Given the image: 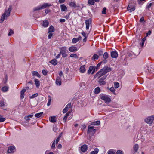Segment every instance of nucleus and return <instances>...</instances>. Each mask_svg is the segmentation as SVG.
Wrapping results in <instances>:
<instances>
[{"label":"nucleus","mask_w":154,"mask_h":154,"mask_svg":"<svg viewBox=\"0 0 154 154\" xmlns=\"http://www.w3.org/2000/svg\"><path fill=\"white\" fill-rule=\"evenodd\" d=\"M109 90L113 92L114 94H115V89L113 87H112Z\"/></svg>","instance_id":"52"},{"label":"nucleus","mask_w":154,"mask_h":154,"mask_svg":"<svg viewBox=\"0 0 154 154\" xmlns=\"http://www.w3.org/2000/svg\"><path fill=\"white\" fill-rule=\"evenodd\" d=\"M69 50L71 52H74L76 51L78 49L76 47L72 46L69 48Z\"/></svg>","instance_id":"11"},{"label":"nucleus","mask_w":154,"mask_h":154,"mask_svg":"<svg viewBox=\"0 0 154 154\" xmlns=\"http://www.w3.org/2000/svg\"><path fill=\"white\" fill-rule=\"evenodd\" d=\"M26 91V89L23 88L20 92V98L23 99L24 97V93Z\"/></svg>","instance_id":"16"},{"label":"nucleus","mask_w":154,"mask_h":154,"mask_svg":"<svg viewBox=\"0 0 154 154\" xmlns=\"http://www.w3.org/2000/svg\"><path fill=\"white\" fill-rule=\"evenodd\" d=\"M103 52L102 51H98V53L100 55H103Z\"/></svg>","instance_id":"57"},{"label":"nucleus","mask_w":154,"mask_h":154,"mask_svg":"<svg viewBox=\"0 0 154 154\" xmlns=\"http://www.w3.org/2000/svg\"><path fill=\"white\" fill-rule=\"evenodd\" d=\"M111 56L112 58H116L118 56V54L116 51H112L111 53Z\"/></svg>","instance_id":"12"},{"label":"nucleus","mask_w":154,"mask_h":154,"mask_svg":"<svg viewBox=\"0 0 154 154\" xmlns=\"http://www.w3.org/2000/svg\"><path fill=\"white\" fill-rule=\"evenodd\" d=\"M4 102L3 101H0V106L2 107L4 106Z\"/></svg>","instance_id":"50"},{"label":"nucleus","mask_w":154,"mask_h":154,"mask_svg":"<svg viewBox=\"0 0 154 154\" xmlns=\"http://www.w3.org/2000/svg\"><path fill=\"white\" fill-rule=\"evenodd\" d=\"M111 70V69L110 67H108L107 66H105L96 74L94 76V78L97 77L99 78L110 72Z\"/></svg>","instance_id":"1"},{"label":"nucleus","mask_w":154,"mask_h":154,"mask_svg":"<svg viewBox=\"0 0 154 154\" xmlns=\"http://www.w3.org/2000/svg\"><path fill=\"white\" fill-rule=\"evenodd\" d=\"M60 21L61 23H63L65 21V20L64 19H60Z\"/></svg>","instance_id":"63"},{"label":"nucleus","mask_w":154,"mask_h":154,"mask_svg":"<svg viewBox=\"0 0 154 154\" xmlns=\"http://www.w3.org/2000/svg\"><path fill=\"white\" fill-rule=\"evenodd\" d=\"M43 114V112H42L40 113L36 114L35 116L37 118H38L41 117L42 115Z\"/></svg>","instance_id":"30"},{"label":"nucleus","mask_w":154,"mask_h":154,"mask_svg":"<svg viewBox=\"0 0 154 154\" xmlns=\"http://www.w3.org/2000/svg\"><path fill=\"white\" fill-rule=\"evenodd\" d=\"M102 63V62H100L97 64L96 66V70H98L99 67L100 66Z\"/></svg>","instance_id":"47"},{"label":"nucleus","mask_w":154,"mask_h":154,"mask_svg":"<svg viewBox=\"0 0 154 154\" xmlns=\"http://www.w3.org/2000/svg\"><path fill=\"white\" fill-rule=\"evenodd\" d=\"M42 73L44 75H46L47 74V72L45 70H43L42 71Z\"/></svg>","instance_id":"54"},{"label":"nucleus","mask_w":154,"mask_h":154,"mask_svg":"<svg viewBox=\"0 0 154 154\" xmlns=\"http://www.w3.org/2000/svg\"><path fill=\"white\" fill-rule=\"evenodd\" d=\"M33 115L32 114H31L29 115H28L26 116H25L24 117V119H25L27 121H29L30 120V119L29 118L30 117L32 118L33 117Z\"/></svg>","instance_id":"28"},{"label":"nucleus","mask_w":154,"mask_h":154,"mask_svg":"<svg viewBox=\"0 0 154 154\" xmlns=\"http://www.w3.org/2000/svg\"><path fill=\"white\" fill-rule=\"evenodd\" d=\"M51 97L50 96L48 97V102L47 103V105L48 106H49L51 104Z\"/></svg>","instance_id":"35"},{"label":"nucleus","mask_w":154,"mask_h":154,"mask_svg":"<svg viewBox=\"0 0 154 154\" xmlns=\"http://www.w3.org/2000/svg\"><path fill=\"white\" fill-rule=\"evenodd\" d=\"M50 63L54 65H55L57 64V62L56 59H53L50 61Z\"/></svg>","instance_id":"23"},{"label":"nucleus","mask_w":154,"mask_h":154,"mask_svg":"<svg viewBox=\"0 0 154 154\" xmlns=\"http://www.w3.org/2000/svg\"><path fill=\"white\" fill-rule=\"evenodd\" d=\"M79 40L77 38H74L72 41V42L73 43H75L78 42Z\"/></svg>","instance_id":"41"},{"label":"nucleus","mask_w":154,"mask_h":154,"mask_svg":"<svg viewBox=\"0 0 154 154\" xmlns=\"http://www.w3.org/2000/svg\"><path fill=\"white\" fill-rule=\"evenodd\" d=\"M42 9L41 6H38L34 8L33 9V11H35Z\"/></svg>","instance_id":"36"},{"label":"nucleus","mask_w":154,"mask_h":154,"mask_svg":"<svg viewBox=\"0 0 154 154\" xmlns=\"http://www.w3.org/2000/svg\"><path fill=\"white\" fill-rule=\"evenodd\" d=\"M15 147L14 146H11L9 147L8 152V153H13L15 150Z\"/></svg>","instance_id":"14"},{"label":"nucleus","mask_w":154,"mask_h":154,"mask_svg":"<svg viewBox=\"0 0 154 154\" xmlns=\"http://www.w3.org/2000/svg\"><path fill=\"white\" fill-rule=\"evenodd\" d=\"M108 154H115V153L112 149L109 150L108 151Z\"/></svg>","instance_id":"49"},{"label":"nucleus","mask_w":154,"mask_h":154,"mask_svg":"<svg viewBox=\"0 0 154 154\" xmlns=\"http://www.w3.org/2000/svg\"><path fill=\"white\" fill-rule=\"evenodd\" d=\"M107 75H105L103 77L100 78L98 81L100 85H104L106 84V82L103 81L106 77Z\"/></svg>","instance_id":"8"},{"label":"nucleus","mask_w":154,"mask_h":154,"mask_svg":"<svg viewBox=\"0 0 154 154\" xmlns=\"http://www.w3.org/2000/svg\"><path fill=\"white\" fill-rule=\"evenodd\" d=\"M60 54L62 55V57H66L68 56L66 54V47H63L60 48Z\"/></svg>","instance_id":"4"},{"label":"nucleus","mask_w":154,"mask_h":154,"mask_svg":"<svg viewBox=\"0 0 154 154\" xmlns=\"http://www.w3.org/2000/svg\"><path fill=\"white\" fill-rule=\"evenodd\" d=\"M152 5V3H151L149 4L147 6H146V8H147L148 10L149 9V8H150Z\"/></svg>","instance_id":"59"},{"label":"nucleus","mask_w":154,"mask_h":154,"mask_svg":"<svg viewBox=\"0 0 154 154\" xmlns=\"http://www.w3.org/2000/svg\"><path fill=\"white\" fill-rule=\"evenodd\" d=\"M116 154H122V152L120 150H118Z\"/></svg>","instance_id":"58"},{"label":"nucleus","mask_w":154,"mask_h":154,"mask_svg":"<svg viewBox=\"0 0 154 154\" xmlns=\"http://www.w3.org/2000/svg\"><path fill=\"white\" fill-rule=\"evenodd\" d=\"M100 89L99 87H97L95 89V93L96 94H97L99 93L100 92Z\"/></svg>","instance_id":"34"},{"label":"nucleus","mask_w":154,"mask_h":154,"mask_svg":"<svg viewBox=\"0 0 154 154\" xmlns=\"http://www.w3.org/2000/svg\"><path fill=\"white\" fill-rule=\"evenodd\" d=\"M34 81L36 87L38 88L40 85V82L39 80L37 79H35Z\"/></svg>","instance_id":"21"},{"label":"nucleus","mask_w":154,"mask_h":154,"mask_svg":"<svg viewBox=\"0 0 154 154\" xmlns=\"http://www.w3.org/2000/svg\"><path fill=\"white\" fill-rule=\"evenodd\" d=\"M51 6V5L48 3H45L42 6V9H44L47 7H49Z\"/></svg>","instance_id":"18"},{"label":"nucleus","mask_w":154,"mask_h":154,"mask_svg":"<svg viewBox=\"0 0 154 154\" xmlns=\"http://www.w3.org/2000/svg\"><path fill=\"white\" fill-rule=\"evenodd\" d=\"M101 99L103 100L106 103H109L110 102L111 100L108 96L105 95H103L101 97Z\"/></svg>","instance_id":"6"},{"label":"nucleus","mask_w":154,"mask_h":154,"mask_svg":"<svg viewBox=\"0 0 154 154\" xmlns=\"http://www.w3.org/2000/svg\"><path fill=\"white\" fill-rule=\"evenodd\" d=\"M49 24V23L47 21H45L43 22V26L44 27H47Z\"/></svg>","instance_id":"29"},{"label":"nucleus","mask_w":154,"mask_h":154,"mask_svg":"<svg viewBox=\"0 0 154 154\" xmlns=\"http://www.w3.org/2000/svg\"><path fill=\"white\" fill-rule=\"evenodd\" d=\"M8 87L5 86L2 88V91L4 92H6L8 91Z\"/></svg>","instance_id":"38"},{"label":"nucleus","mask_w":154,"mask_h":154,"mask_svg":"<svg viewBox=\"0 0 154 154\" xmlns=\"http://www.w3.org/2000/svg\"><path fill=\"white\" fill-rule=\"evenodd\" d=\"M29 84H30V86L31 87H32V85H33V82L32 81H30L28 83H26V86H28V85Z\"/></svg>","instance_id":"42"},{"label":"nucleus","mask_w":154,"mask_h":154,"mask_svg":"<svg viewBox=\"0 0 154 154\" xmlns=\"http://www.w3.org/2000/svg\"><path fill=\"white\" fill-rule=\"evenodd\" d=\"M32 74L33 76H36L38 78H40L41 77L40 75L37 71H32Z\"/></svg>","instance_id":"20"},{"label":"nucleus","mask_w":154,"mask_h":154,"mask_svg":"<svg viewBox=\"0 0 154 154\" xmlns=\"http://www.w3.org/2000/svg\"><path fill=\"white\" fill-rule=\"evenodd\" d=\"M14 33V31L12 30L11 29H10V32L8 34V36H11V35L13 34Z\"/></svg>","instance_id":"48"},{"label":"nucleus","mask_w":154,"mask_h":154,"mask_svg":"<svg viewBox=\"0 0 154 154\" xmlns=\"http://www.w3.org/2000/svg\"><path fill=\"white\" fill-rule=\"evenodd\" d=\"M72 107L71 103H69L63 109V113H65L68 109Z\"/></svg>","instance_id":"10"},{"label":"nucleus","mask_w":154,"mask_h":154,"mask_svg":"<svg viewBox=\"0 0 154 154\" xmlns=\"http://www.w3.org/2000/svg\"><path fill=\"white\" fill-rule=\"evenodd\" d=\"M60 139V137H58L57 139L56 140V143H57L59 141Z\"/></svg>","instance_id":"64"},{"label":"nucleus","mask_w":154,"mask_h":154,"mask_svg":"<svg viewBox=\"0 0 154 154\" xmlns=\"http://www.w3.org/2000/svg\"><path fill=\"white\" fill-rule=\"evenodd\" d=\"M99 58V56L96 54H94L92 58V60H97Z\"/></svg>","instance_id":"33"},{"label":"nucleus","mask_w":154,"mask_h":154,"mask_svg":"<svg viewBox=\"0 0 154 154\" xmlns=\"http://www.w3.org/2000/svg\"><path fill=\"white\" fill-rule=\"evenodd\" d=\"M49 33L48 36V38L50 39L53 35V34L51 32H48Z\"/></svg>","instance_id":"53"},{"label":"nucleus","mask_w":154,"mask_h":154,"mask_svg":"<svg viewBox=\"0 0 154 154\" xmlns=\"http://www.w3.org/2000/svg\"><path fill=\"white\" fill-rule=\"evenodd\" d=\"M139 148L138 145L137 144H135L134 146V149L135 152H137Z\"/></svg>","instance_id":"32"},{"label":"nucleus","mask_w":154,"mask_h":154,"mask_svg":"<svg viewBox=\"0 0 154 154\" xmlns=\"http://www.w3.org/2000/svg\"><path fill=\"white\" fill-rule=\"evenodd\" d=\"M60 7L62 11H66L67 10L66 7L64 4L60 5Z\"/></svg>","instance_id":"17"},{"label":"nucleus","mask_w":154,"mask_h":154,"mask_svg":"<svg viewBox=\"0 0 154 154\" xmlns=\"http://www.w3.org/2000/svg\"><path fill=\"white\" fill-rule=\"evenodd\" d=\"M94 128V126H88V130L87 131V133L88 134L90 133V130L93 129Z\"/></svg>","instance_id":"40"},{"label":"nucleus","mask_w":154,"mask_h":154,"mask_svg":"<svg viewBox=\"0 0 154 154\" xmlns=\"http://www.w3.org/2000/svg\"><path fill=\"white\" fill-rule=\"evenodd\" d=\"M55 141H54L53 142V143L52 145V146H51V148L52 149V148H54L55 147Z\"/></svg>","instance_id":"56"},{"label":"nucleus","mask_w":154,"mask_h":154,"mask_svg":"<svg viewBox=\"0 0 154 154\" xmlns=\"http://www.w3.org/2000/svg\"><path fill=\"white\" fill-rule=\"evenodd\" d=\"M56 83L57 85H61V79L60 77L59 76L57 77L56 80Z\"/></svg>","instance_id":"13"},{"label":"nucleus","mask_w":154,"mask_h":154,"mask_svg":"<svg viewBox=\"0 0 154 154\" xmlns=\"http://www.w3.org/2000/svg\"><path fill=\"white\" fill-rule=\"evenodd\" d=\"M95 69L96 67L95 66H90L88 70V73L90 74L92 71V74H93L94 72Z\"/></svg>","instance_id":"9"},{"label":"nucleus","mask_w":154,"mask_h":154,"mask_svg":"<svg viewBox=\"0 0 154 154\" xmlns=\"http://www.w3.org/2000/svg\"><path fill=\"white\" fill-rule=\"evenodd\" d=\"M80 71L82 73H84L85 72L86 69L85 65H82L81 66L80 68Z\"/></svg>","instance_id":"19"},{"label":"nucleus","mask_w":154,"mask_h":154,"mask_svg":"<svg viewBox=\"0 0 154 154\" xmlns=\"http://www.w3.org/2000/svg\"><path fill=\"white\" fill-rule=\"evenodd\" d=\"M92 20L90 18L87 20L85 21L86 24V29H89V26L91 25Z\"/></svg>","instance_id":"7"},{"label":"nucleus","mask_w":154,"mask_h":154,"mask_svg":"<svg viewBox=\"0 0 154 154\" xmlns=\"http://www.w3.org/2000/svg\"><path fill=\"white\" fill-rule=\"evenodd\" d=\"M38 95V93H35L34 94L32 95V96L30 97V98L32 99L37 97Z\"/></svg>","instance_id":"43"},{"label":"nucleus","mask_w":154,"mask_h":154,"mask_svg":"<svg viewBox=\"0 0 154 154\" xmlns=\"http://www.w3.org/2000/svg\"><path fill=\"white\" fill-rule=\"evenodd\" d=\"M119 86V84L117 82H115L114 83V86L115 88H118Z\"/></svg>","instance_id":"46"},{"label":"nucleus","mask_w":154,"mask_h":154,"mask_svg":"<svg viewBox=\"0 0 154 154\" xmlns=\"http://www.w3.org/2000/svg\"><path fill=\"white\" fill-rule=\"evenodd\" d=\"M69 5L71 7L74 8H75L76 7V4L75 2H71L69 4Z\"/></svg>","instance_id":"37"},{"label":"nucleus","mask_w":154,"mask_h":154,"mask_svg":"<svg viewBox=\"0 0 154 154\" xmlns=\"http://www.w3.org/2000/svg\"><path fill=\"white\" fill-rule=\"evenodd\" d=\"M87 146L85 144L82 145L81 147V150L83 152H85L87 149Z\"/></svg>","instance_id":"15"},{"label":"nucleus","mask_w":154,"mask_h":154,"mask_svg":"<svg viewBox=\"0 0 154 154\" xmlns=\"http://www.w3.org/2000/svg\"><path fill=\"white\" fill-rule=\"evenodd\" d=\"M54 31V28L52 25L48 29V32H51Z\"/></svg>","instance_id":"24"},{"label":"nucleus","mask_w":154,"mask_h":154,"mask_svg":"<svg viewBox=\"0 0 154 154\" xmlns=\"http://www.w3.org/2000/svg\"><path fill=\"white\" fill-rule=\"evenodd\" d=\"M99 152V149L98 148H95L94 149V151L91 152V154H97Z\"/></svg>","instance_id":"27"},{"label":"nucleus","mask_w":154,"mask_h":154,"mask_svg":"<svg viewBox=\"0 0 154 154\" xmlns=\"http://www.w3.org/2000/svg\"><path fill=\"white\" fill-rule=\"evenodd\" d=\"M88 3L91 5H93L94 3V0H88Z\"/></svg>","instance_id":"44"},{"label":"nucleus","mask_w":154,"mask_h":154,"mask_svg":"<svg viewBox=\"0 0 154 154\" xmlns=\"http://www.w3.org/2000/svg\"><path fill=\"white\" fill-rule=\"evenodd\" d=\"M100 122L99 121H97L91 122V125H98L100 124Z\"/></svg>","instance_id":"22"},{"label":"nucleus","mask_w":154,"mask_h":154,"mask_svg":"<svg viewBox=\"0 0 154 154\" xmlns=\"http://www.w3.org/2000/svg\"><path fill=\"white\" fill-rule=\"evenodd\" d=\"M135 1H131L127 8V10L130 12L134 11L135 9Z\"/></svg>","instance_id":"3"},{"label":"nucleus","mask_w":154,"mask_h":154,"mask_svg":"<svg viewBox=\"0 0 154 154\" xmlns=\"http://www.w3.org/2000/svg\"><path fill=\"white\" fill-rule=\"evenodd\" d=\"M86 128V126L85 124H83L82 125V129H84Z\"/></svg>","instance_id":"62"},{"label":"nucleus","mask_w":154,"mask_h":154,"mask_svg":"<svg viewBox=\"0 0 154 154\" xmlns=\"http://www.w3.org/2000/svg\"><path fill=\"white\" fill-rule=\"evenodd\" d=\"M70 113V112H68L65 115V116L63 118V121L64 122H65L66 121V120L67 119V117L69 116Z\"/></svg>","instance_id":"26"},{"label":"nucleus","mask_w":154,"mask_h":154,"mask_svg":"<svg viewBox=\"0 0 154 154\" xmlns=\"http://www.w3.org/2000/svg\"><path fill=\"white\" fill-rule=\"evenodd\" d=\"M103 57L104 59H107L109 57L108 53L107 52H105L103 54Z\"/></svg>","instance_id":"31"},{"label":"nucleus","mask_w":154,"mask_h":154,"mask_svg":"<svg viewBox=\"0 0 154 154\" xmlns=\"http://www.w3.org/2000/svg\"><path fill=\"white\" fill-rule=\"evenodd\" d=\"M154 120V116L153 115L151 116H149L145 119V121L147 123L149 124H151L153 122Z\"/></svg>","instance_id":"5"},{"label":"nucleus","mask_w":154,"mask_h":154,"mask_svg":"<svg viewBox=\"0 0 154 154\" xmlns=\"http://www.w3.org/2000/svg\"><path fill=\"white\" fill-rule=\"evenodd\" d=\"M81 33V34L83 36H84L85 37H87L88 35H87L86 34L84 31H83Z\"/></svg>","instance_id":"51"},{"label":"nucleus","mask_w":154,"mask_h":154,"mask_svg":"<svg viewBox=\"0 0 154 154\" xmlns=\"http://www.w3.org/2000/svg\"><path fill=\"white\" fill-rule=\"evenodd\" d=\"M107 59H104V60H103L102 61H101V62H102V63H106L107 62V60H106Z\"/></svg>","instance_id":"61"},{"label":"nucleus","mask_w":154,"mask_h":154,"mask_svg":"<svg viewBox=\"0 0 154 154\" xmlns=\"http://www.w3.org/2000/svg\"><path fill=\"white\" fill-rule=\"evenodd\" d=\"M5 120V118L0 117V122H2L4 121Z\"/></svg>","instance_id":"55"},{"label":"nucleus","mask_w":154,"mask_h":154,"mask_svg":"<svg viewBox=\"0 0 154 154\" xmlns=\"http://www.w3.org/2000/svg\"><path fill=\"white\" fill-rule=\"evenodd\" d=\"M106 13V8L105 7L103 8L102 11V13L103 14H105Z\"/></svg>","instance_id":"45"},{"label":"nucleus","mask_w":154,"mask_h":154,"mask_svg":"<svg viewBox=\"0 0 154 154\" xmlns=\"http://www.w3.org/2000/svg\"><path fill=\"white\" fill-rule=\"evenodd\" d=\"M26 86V89H26V90H29L30 88H31L30 87V86L29 85H28V86Z\"/></svg>","instance_id":"60"},{"label":"nucleus","mask_w":154,"mask_h":154,"mask_svg":"<svg viewBox=\"0 0 154 154\" xmlns=\"http://www.w3.org/2000/svg\"><path fill=\"white\" fill-rule=\"evenodd\" d=\"M50 121L51 122L53 123H54L56 122V118L54 116L51 117L50 119H49Z\"/></svg>","instance_id":"25"},{"label":"nucleus","mask_w":154,"mask_h":154,"mask_svg":"<svg viewBox=\"0 0 154 154\" xmlns=\"http://www.w3.org/2000/svg\"><path fill=\"white\" fill-rule=\"evenodd\" d=\"M70 57L72 58H77L78 57L77 54H70Z\"/></svg>","instance_id":"39"},{"label":"nucleus","mask_w":154,"mask_h":154,"mask_svg":"<svg viewBox=\"0 0 154 154\" xmlns=\"http://www.w3.org/2000/svg\"><path fill=\"white\" fill-rule=\"evenodd\" d=\"M12 9V6L10 5L9 6L8 10L6 11L4 14L2 15L0 21V22L1 23H2L4 21L5 17H8L10 15V12Z\"/></svg>","instance_id":"2"}]
</instances>
